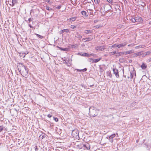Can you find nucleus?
I'll use <instances>...</instances> for the list:
<instances>
[{
  "instance_id": "1",
  "label": "nucleus",
  "mask_w": 151,
  "mask_h": 151,
  "mask_svg": "<svg viewBox=\"0 0 151 151\" xmlns=\"http://www.w3.org/2000/svg\"><path fill=\"white\" fill-rule=\"evenodd\" d=\"M18 70L21 75L24 77L27 78L28 76V69L23 64H19Z\"/></svg>"
},
{
  "instance_id": "2",
  "label": "nucleus",
  "mask_w": 151,
  "mask_h": 151,
  "mask_svg": "<svg viewBox=\"0 0 151 151\" xmlns=\"http://www.w3.org/2000/svg\"><path fill=\"white\" fill-rule=\"evenodd\" d=\"M89 114L91 117H94L97 115L96 110L94 107H90L89 109Z\"/></svg>"
},
{
  "instance_id": "3",
  "label": "nucleus",
  "mask_w": 151,
  "mask_h": 151,
  "mask_svg": "<svg viewBox=\"0 0 151 151\" xmlns=\"http://www.w3.org/2000/svg\"><path fill=\"white\" fill-rule=\"evenodd\" d=\"M78 134L79 132L77 129H74L72 132V135L74 137H76Z\"/></svg>"
},
{
  "instance_id": "4",
  "label": "nucleus",
  "mask_w": 151,
  "mask_h": 151,
  "mask_svg": "<svg viewBox=\"0 0 151 151\" xmlns=\"http://www.w3.org/2000/svg\"><path fill=\"white\" fill-rule=\"evenodd\" d=\"M113 71L114 74H115L116 77L117 78H119V75L118 74V70L116 69H113Z\"/></svg>"
},
{
  "instance_id": "5",
  "label": "nucleus",
  "mask_w": 151,
  "mask_h": 151,
  "mask_svg": "<svg viewBox=\"0 0 151 151\" xmlns=\"http://www.w3.org/2000/svg\"><path fill=\"white\" fill-rule=\"evenodd\" d=\"M135 18L136 22H142L143 21V20L142 19V18L141 17H137Z\"/></svg>"
},
{
  "instance_id": "6",
  "label": "nucleus",
  "mask_w": 151,
  "mask_h": 151,
  "mask_svg": "<svg viewBox=\"0 0 151 151\" xmlns=\"http://www.w3.org/2000/svg\"><path fill=\"white\" fill-rule=\"evenodd\" d=\"M127 44L126 42H124L123 43H121V44L117 45V47L118 48H120L122 47H123L125 46Z\"/></svg>"
},
{
  "instance_id": "7",
  "label": "nucleus",
  "mask_w": 151,
  "mask_h": 151,
  "mask_svg": "<svg viewBox=\"0 0 151 151\" xmlns=\"http://www.w3.org/2000/svg\"><path fill=\"white\" fill-rule=\"evenodd\" d=\"M115 136V134H113L109 136V141L112 143L113 142V138Z\"/></svg>"
},
{
  "instance_id": "8",
  "label": "nucleus",
  "mask_w": 151,
  "mask_h": 151,
  "mask_svg": "<svg viewBox=\"0 0 151 151\" xmlns=\"http://www.w3.org/2000/svg\"><path fill=\"white\" fill-rule=\"evenodd\" d=\"M104 49V48L103 46H99L96 47V49L97 50L103 51Z\"/></svg>"
},
{
  "instance_id": "9",
  "label": "nucleus",
  "mask_w": 151,
  "mask_h": 151,
  "mask_svg": "<svg viewBox=\"0 0 151 151\" xmlns=\"http://www.w3.org/2000/svg\"><path fill=\"white\" fill-rule=\"evenodd\" d=\"M123 52L124 54L127 55L133 53L134 52V50H131L129 51L124 52Z\"/></svg>"
},
{
  "instance_id": "10",
  "label": "nucleus",
  "mask_w": 151,
  "mask_h": 151,
  "mask_svg": "<svg viewBox=\"0 0 151 151\" xmlns=\"http://www.w3.org/2000/svg\"><path fill=\"white\" fill-rule=\"evenodd\" d=\"M137 103L135 101H134L131 103L130 105V107L131 108L134 107L135 108V106L137 105Z\"/></svg>"
},
{
  "instance_id": "11",
  "label": "nucleus",
  "mask_w": 151,
  "mask_h": 151,
  "mask_svg": "<svg viewBox=\"0 0 151 151\" xmlns=\"http://www.w3.org/2000/svg\"><path fill=\"white\" fill-rule=\"evenodd\" d=\"M93 32V31L92 30H86L84 31V33L86 34H91Z\"/></svg>"
},
{
  "instance_id": "12",
  "label": "nucleus",
  "mask_w": 151,
  "mask_h": 151,
  "mask_svg": "<svg viewBox=\"0 0 151 151\" xmlns=\"http://www.w3.org/2000/svg\"><path fill=\"white\" fill-rule=\"evenodd\" d=\"M76 34V35L75 36V37L79 39H80L82 38V36L79 34L78 32H77Z\"/></svg>"
},
{
  "instance_id": "13",
  "label": "nucleus",
  "mask_w": 151,
  "mask_h": 151,
  "mask_svg": "<svg viewBox=\"0 0 151 151\" xmlns=\"http://www.w3.org/2000/svg\"><path fill=\"white\" fill-rule=\"evenodd\" d=\"M141 67L142 69L145 70L147 66L146 65V64H145L144 63H143L141 65Z\"/></svg>"
},
{
  "instance_id": "14",
  "label": "nucleus",
  "mask_w": 151,
  "mask_h": 151,
  "mask_svg": "<svg viewBox=\"0 0 151 151\" xmlns=\"http://www.w3.org/2000/svg\"><path fill=\"white\" fill-rule=\"evenodd\" d=\"M101 58H99L98 59H93V63H96L99 61L101 59Z\"/></svg>"
},
{
  "instance_id": "15",
  "label": "nucleus",
  "mask_w": 151,
  "mask_h": 151,
  "mask_svg": "<svg viewBox=\"0 0 151 151\" xmlns=\"http://www.w3.org/2000/svg\"><path fill=\"white\" fill-rule=\"evenodd\" d=\"M20 56L22 58H24L26 55V53L23 52L19 53Z\"/></svg>"
},
{
  "instance_id": "16",
  "label": "nucleus",
  "mask_w": 151,
  "mask_h": 151,
  "mask_svg": "<svg viewBox=\"0 0 151 151\" xmlns=\"http://www.w3.org/2000/svg\"><path fill=\"white\" fill-rule=\"evenodd\" d=\"M145 47L144 45H140L139 46H137L135 47L136 48L138 49L141 48H143Z\"/></svg>"
},
{
  "instance_id": "17",
  "label": "nucleus",
  "mask_w": 151,
  "mask_h": 151,
  "mask_svg": "<svg viewBox=\"0 0 151 151\" xmlns=\"http://www.w3.org/2000/svg\"><path fill=\"white\" fill-rule=\"evenodd\" d=\"M82 40L83 41L84 40L85 42H88L90 40V38H83L82 39Z\"/></svg>"
},
{
  "instance_id": "18",
  "label": "nucleus",
  "mask_w": 151,
  "mask_h": 151,
  "mask_svg": "<svg viewBox=\"0 0 151 151\" xmlns=\"http://www.w3.org/2000/svg\"><path fill=\"white\" fill-rule=\"evenodd\" d=\"M116 55L118 56H119L122 55L124 54V52H119L116 53Z\"/></svg>"
},
{
  "instance_id": "19",
  "label": "nucleus",
  "mask_w": 151,
  "mask_h": 151,
  "mask_svg": "<svg viewBox=\"0 0 151 151\" xmlns=\"http://www.w3.org/2000/svg\"><path fill=\"white\" fill-rule=\"evenodd\" d=\"M81 13L82 15L84 16H86V14H87L86 12L84 11H82L81 12Z\"/></svg>"
},
{
  "instance_id": "20",
  "label": "nucleus",
  "mask_w": 151,
  "mask_h": 151,
  "mask_svg": "<svg viewBox=\"0 0 151 151\" xmlns=\"http://www.w3.org/2000/svg\"><path fill=\"white\" fill-rule=\"evenodd\" d=\"M60 49L63 51H67L68 50L69 48H60Z\"/></svg>"
},
{
  "instance_id": "21",
  "label": "nucleus",
  "mask_w": 151,
  "mask_h": 151,
  "mask_svg": "<svg viewBox=\"0 0 151 151\" xmlns=\"http://www.w3.org/2000/svg\"><path fill=\"white\" fill-rule=\"evenodd\" d=\"M35 35H36V36L37 37H39L41 39H42L43 38V37L42 36L40 35L39 34H37L36 33H35Z\"/></svg>"
},
{
  "instance_id": "22",
  "label": "nucleus",
  "mask_w": 151,
  "mask_h": 151,
  "mask_svg": "<svg viewBox=\"0 0 151 151\" xmlns=\"http://www.w3.org/2000/svg\"><path fill=\"white\" fill-rule=\"evenodd\" d=\"M76 17H72L70 18V20L72 21L73 22V21H75L76 20Z\"/></svg>"
},
{
  "instance_id": "23",
  "label": "nucleus",
  "mask_w": 151,
  "mask_h": 151,
  "mask_svg": "<svg viewBox=\"0 0 151 151\" xmlns=\"http://www.w3.org/2000/svg\"><path fill=\"white\" fill-rule=\"evenodd\" d=\"M130 77H129L128 76V78H131L132 79L133 77V75H134V73H132L131 72H130Z\"/></svg>"
},
{
  "instance_id": "24",
  "label": "nucleus",
  "mask_w": 151,
  "mask_h": 151,
  "mask_svg": "<svg viewBox=\"0 0 151 151\" xmlns=\"http://www.w3.org/2000/svg\"><path fill=\"white\" fill-rule=\"evenodd\" d=\"M85 53H82V52H78V55H80L81 56H85Z\"/></svg>"
},
{
  "instance_id": "25",
  "label": "nucleus",
  "mask_w": 151,
  "mask_h": 151,
  "mask_svg": "<svg viewBox=\"0 0 151 151\" xmlns=\"http://www.w3.org/2000/svg\"><path fill=\"white\" fill-rule=\"evenodd\" d=\"M82 147H86L87 150H89L90 149V146L87 147L86 145L83 144H82Z\"/></svg>"
},
{
  "instance_id": "26",
  "label": "nucleus",
  "mask_w": 151,
  "mask_h": 151,
  "mask_svg": "<svg viewBox=\"0 0 151 151\" xmlns=\"http://www.w3.org/2000/svg\"><path fill=\"white\" fill-rule=\"evenodd\" d=\"M130 21L133 22H136V20H135V18H132L131 19H130Z\"/></svg>"
},
{
  "instance_id": "27",
  "label": "nucleus",
  "mask_w": 151,
  "mask_h": 151,
  "mask_svg": "<svg viewBox=\"0 0 151 151\" xmlns=\"http://www.w3.org/2000/svg\"><path fill=\"white\" fill-rule=\"evenodd\" d=\"M88 61L91 63H93V59L92 58H89L88 59Z\"/></svg>"
},
{
  "instance_id": "28",
  "label": "nucleus",
  "mask_w": 151,
  "mask_h": 151,
  "mask_svg": "<svg viewBox=\"0 0 151 151\" xmlns=\"http://www.w3.org/2000/svg\"><path fill=\"white\" fill-rule=\"evenodd\" d=\"M109 55H113L115 54H116V51H114L112 52H110L109 53Z\"/></svg>"
},
{
  "instance_id": "29",
  "label": "nucleus",
  "mask_w": 151,
  "mask_h": 151,
  "mask_svg": "<svg viewBox=\"0 0 151 151\" xmlns=\"http://www.w3.org/2000/svg\"><path fill=\"white\" fill-rule=\"evenodd\" d=\"M117 47V44H114L112 46H111V48H112L113 47Z\"/></svg>"
},
{
  "instance_id": "30",
  "label": "nucleus",
  "mask_w": 151,
  "mask_h": 151,
  "mask_svg": "<svg viewBox=\"0 0 151 151\" xmlns=\"http://www.w3.org/2000/svg\"><path fill=\"white\" fill-rule=\"evenodd\" d=\"M17 2V0H12V4L13 5H14V4Z\"/></svg>"
},
{
  "instance_id": "31",
  "label": "nucleus",
  "mask_w": 151,
  "mask_h": 151,
  "mask_svg": "<svg viewBox=\"0 0 151 151\" xmlns=\"http://www.w3.org/2000/svg\"><path fill=\"white\" fill-rule=\"evenodd\" d=\"M3 129V127L2 126H0V132L2 131Z\"/></svg>"
},
{
  "instance_id": "32",
  "label": "nucleus",
  "mask_w": 151,
  "mask_h": 151,
  "mask_svg": "<svg viewBox=\"0 0 151 151\" xmlns=\"http://www.w3.org/2000/svg\"><path fill=\"white\" fill-rule=\"evenodd\" d=\"M70 27L72 29H74L76 28V27L74 25H71Z\"/></svg>"
},
{
  "instance_id": "33",
  "label": "nucleus",
  "mask_w": 151,
  "mask_h": 151,
  "mask_svg": "<svg viewBox=\"0 0 151 151\" xmlns=\"http://www.w3.org/2000/svg\"><path fill=\"white\" fill-rule=\"evenodd\" d=\"M90 56V54L86 53H85V56L89 57Z\"/></svg>"
},
{
  "instance_id": "34",
  "label": "nucleus",
  "mask_w": 151,
  "mask_h": 151,
  "mask_svg": "<svg viewBox=\"0 0 151 151\" xmlns=\"http://www.w3.org/2000/svg\"><path fill=\"white\" fill-rule=\"evenodd\" d=\"M64 32L66 33H68L69 32V30L68 29H64Z\"/></svg>"
},
{
  "instance_id": "35",
  "label": "nucleus",
  "mask_w": 151,
  "mask_h": 151,
  "mask_svg": "<svg viewBox=\"0 0 151 151\" xmlns=\"http://www.w3.org/2000/svg\"><path fill=\"white\" fill-rule=\"evenodd\" d=\"M81 86H82V88H86V86L84 85L83 84H82L81 85Z\"/></svg>"
},
{
  "instance_id": "36",
  "label": "nucleus",
  "mask_w": 151,
  "mask_h": 151,
  "mask_svg": "<svg viewBox=\"0 0 151 151\" xmlns=\"http://www.w3.org/2000/svg\"><path fill=\"white\" fill-rule=\"evenodd\" d=\"M53 118H54V119L55 121V122H57L58 121V118H56V117H54Z\"/></svg>"
},
{
  "instance_id": "37",
  "label": "nucleus",
  "mask_w": 151,
  "mask_h": 151,
  "mask_svg": "<svg viewBox=\"0 0 151 151\" xmlns=\"http://www.w3.org/2000/svg\"><path fill=\"white\" fill-rule=\"evenodd\" d=\"M151 53V51H147L145 53L146 55H149Z\"/></svg>"
},
{
  "instance_id": "38",
  "label": "nucleus",
  "mask_w": 151,
  "mask_h": 151,
  "mask_svg": "<svg viewBox=\"0 0 151 151\" xmlns=\"http://www.w3.org/2000/svg\"><path fill=\"white\" fill-rule=\"evenodd\" d=\"M32 19H33L32 18ZM28 21L29 22H28L29 23H30L31 21H32V19L31 18H29L28 20Z\"/></svg>"
},
{
  "instance_id": "39",
  "label": "nucleus",
  "mask_w": 151,
  "mask_h": 151,
  "mask_svg": "<svg viewBox=\"0 0 151 151\" xmlns=\"http://www.w3.org/2000/svg\"><path fill=\"white\" fill-rule=\"evenodd\" d=\"M134 44H131L128 45V46L129 47H130V46L132 47V46H134Z\"/></svg>"
},
{
  "instance_id": "40",
  "label": "nucleus",
  "mask_w": 151,
  "mask_h": 151,
  "mask_svg": "<svg viewBox=\"0 0 151 151\" xmlns=\"http://www.w3.org/2000/svg\"><path fill=\"white\" fill-rule=\"evenodd\" d=\"M99 27V26L98 25L95 26L94 27V28L95 29L98 28Z\"/></svg>"
},
{
  "instance_id": "41",
  "label": "nucleus",
  "mask_w": 151,
  "mask_h": 151,
  "mask_svg": "<svg viewBox=\"0 0 151 151\" xmlns=\"http://www.w3.org/2000/svg\"><path fill=\"white\" fill-rule=\"evenodd\" d=\"M71 47L72 48H76V47L74 45H71Z\"/></svg>"
},
{
  "instance_id": "42",
  "label": "nucleus",
  "mask_w": 151,
  "mask_h": 151,
  "mask_svg": "<svg viewBox=\"0 0 151 151\" xmlns=\"http://www.w3.org/2000/svg\"><path fill=\"white\" fill-rule=\"evenodd\" d=\"M60 34H62L63 33H64V29H63V30H62L60 32Z\"/></svg>"
},
{
  "instance_id": "43",
  "label": "nucleus",
  "mask_w": 151,
  "mask_h": 151,
  "mask_svg": "<svg viewBox=\"0 0 151 151\" xmlns=\"http://www.w3.org/2000/svg\"><path fill=\"white\" fill-rule=\"evenodd\" d=\"M50 8L48 6H47L46 7V9L47 10H50Z\"/></svg>"
},
{
  "instance_id": "44",
  "label": "nucleus",
  "mask_w": 151,
  "mask_h": 151,
  "mask_svg": "<svg viewBox=\"0 0 151 151\" xmlns=\"http://www.w3.org/2000/svg\"><path fill=\"white\" fill-rule=\"evenodd\" d=\"M45 137V136L44 134L42 135V137H41V136H40V137L42 138V139L43 138Z\"/></svg>"
},
{
  "instance_id": "45",
  "label": "nucleus",
  "mask_w": 151,
  "mask_h": 151,
  "mask_svg": "<svg viewBox=\"0 0 151 151\" xmlns=\"http://www.w3.org/2000/svg\"><path fill=\"white\" fill-rule=\"evenodd\" d=\"M108 2L109 3H111L112 0H107Z\"/></svg>"
},
{
  "instance_id": "46",
  "label": "nucleus",
  "mask_w": 151,
  "mask_h": 151,
  "mask_svg": "<svg viewBox=\"0 0 151 151\" xmlns=\"http://www.w3.org/2000/svg\"><path fill=\"white\" fill-rule=\"evenodd\" d=\"M47 116L49 117V118H50L52 117V115L50 114H49L47 115Z\"/></svg>"
},
{
  "instance_id": "47",
  "label": "nucleus",
  "mask_w": 151,
  "mask_h": 151,
  "mask_svg": "<svg viewBox=\"0 0 151 151\" xmlns=\"http://www.w3.org/2000/svg\"><path fill=\"white\" fill-rule=\"evenodd\" d=\"M35 151H37L38 150V149L37 148V146H36L35 147Z\"/></svg>"
},
{
  "instance_id": "48",
  "label": "nucleus",
  "mask_w": 151,
  "mask_h": 151,
  "mask_svg": "<svg viewBox=\"0 0 151 151\" xmlns=\"http://www.w3.org/2000/svg\"><path fill=\"white\" fill-rule=\"evenodd\" d=\"M90 55H92V56H94V57H95V55H96L95 54H93V53L92 54H90Z\"/></svg>"
},
{
  "instance_id": "49",
  "label": "nucleus",
  "mask_w": 151,
  "mask_h": 151,
  "mask_svg": "<svg viewBox=\"0 0 151 151\" xmlns=\"http://www.w3.org/2000/svg\"><path fill=\"white\" fill-rule=\"evenodd\" d=\"M28 25L31 28H33V27L31 26V25L30 24H28Z\"/></svg>"
},
{
  "instance_id": "50",
  "label": "nucleus",
  "mask_w": 151,
  "mask_h": 151,
  "mask_svg": "<svg viewBox=\"0 0 151 151\" xmlns=\"http://www.w3.org/2000/svg\"><path fill=\"white\" fill-rule=\"evenodd\" d=\"M142 4H142V5H142V6H145V4L144 3L142 2Z\"/></svg>"
},
{
  "instance_id": "51",
  "label": "nucleus",
  "mask_w": 151,
  "mask_h": 151,
  "mask_svg": "<svg viewBox=\"0 0 151 151\" xmlns=\"http://www.w3.org/2000/svg\"><path fill=\"white\" fill-rule=\"evenodd\" d=\"M94 23H96L98 22V20H96L94 21Z\"/></svg>"
},
{
  "instance_id": "52",
  "label": "nucleus",
  "mask_w": 151,
  "mask_h": 151,
  "mask_svg": "<svg viewBox=\"0 0 151 151\" xmlns=\"http://www.w3.org/2000/svg\"><path fill=\"white\" fill-rule=\"evenodd\" d=\"M100 69L101 70V72H102L103 70V69H102L101 68H100Z\"/></svg>"
},
{
  "instance_id": "53",
  "label": "nucleus",
  "mask_w": 151,
  "mask_h": 151,
  "mask_svg": "<svg viewBox=\"0 0 151 151\" xmlns=\"http://www.w3.org/2000/svg\"><path fill=\"white\" fill-rule=\"evenodd\" d=\"M86 70H87V69H86V68H85V69H83V70H83L84 71H86Z\"/></svg>"
},
{
  "instance_id": "54",
  "label": "nucleus",
  "mask_w": 151,
  "mask_h": 151,
  "mask_svg": "<svg viewBox=\"0 0 151 151\" xmlns=\"http://www.w3.org/2000/svg\"><path fill=\"white\" fill-rule=\"evenodd\" d=\"M148 61H149V62H151V58H150V59H148Z\"/></svg>"
},
{
  "instance_id": "55",
  "label": "nucleus",
  "mask_w": 151,
  "mask_h": 151,
  "mask_svg": "<svg viewBox=\"0 0 151 151\" xmlns=\"http://www.w3.org/2000/svg\"><path fill=\"white\" fill-rule=\"evenodd\" d=\"M60 6H59L58 7H57V8L58 9H60Z\"/></svg>"
},
{
  "instance_id": "56",
  "label": "nucleus",
  "mask_w": 151,
  "mask_h": 151,
  "mask_svg": "<svg viewBox=\"0 0 151 151\" xmlns=\"http://www.w3.org/2000/svg\"><path fill=\"white\" fill-rule=\"evenodd\" d=\"M93 86V84H92V85H91L90 86V87H92V86Z\"/></svg>"
},
{
  "instance_id": "57",
  "label": "nucleus",
  "mask_w": 151,
  "mask_h": 151,
  "mask_svg": "<svg viewBox=\"0 0 151 151\" xmlns=\"http://www.w3.org/2000/svg\"><path fill=\"white\" fill-rule=\"evenodd\" d=\"M149 24H151V21H150V22H149Z\"/></svg>"
},
{
  "instance_id": "58",
  "label": "nucleus",
  "mask_w": 151,
  "mask_h": 151,
  "mask_svg": "<svg viewBox=\"0 0 151 151\" xmlns=\"http://www.w3.org/2000/svg\"><path fill=\"white\" fill-rule=\"evenodd\" d=\"M32 10H31V11L30 12V14H31V13H32Z\"/></svg>"
},
{
  "instance_id": "59",
  "label": "nucleus",
  "mask_w": 151,
  "mask_h": 151,
  "mask_svg": "<svg viewBox=\"0 0 151 151\" xmlns=\"http://www.w3.org/2000/svg\"><path fill=\"white\" fill-rule=\"evenodd\" d=\"M129 61H129V62H131V61H132V60H129Z\"/></svg>"
},
{
  "instance_id": "60",
  "label": "nucleus",
  "mask_w": 151,
  "mask_h": 151,
  "mask_svg": "<svg viewBox=\"0 0 151 151\" xmlns=\"http://www.w3.org/2000/svg\"><path fill=\"white\" fill-rule=\"evenodd\" d=\"M105 55V56H106V55Z\"/></svg>"
}]
</instances>
